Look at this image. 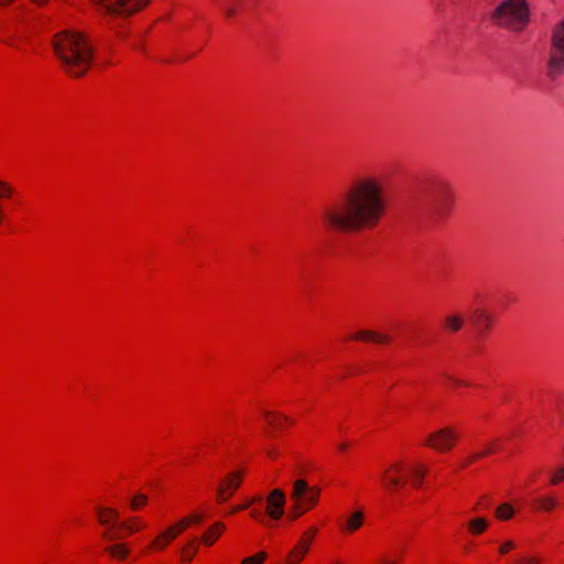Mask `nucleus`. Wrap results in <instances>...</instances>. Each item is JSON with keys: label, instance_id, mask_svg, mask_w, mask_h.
Masks as SVG:
<instances>
[{"label": "nucleus", "instance_id": "nucleus-49", "mask_svg": "<svg viewBox=\"0 0 564 564\" xmlns=\"http://www.w3.org/2000/svg\"><path fill=\"white\" fill-rule=\"evenodd\" d=\"M383 564H395V563H394V562H392V561L384 560V561H383Z\"/></svg>", "mask_w": 564, "mask_h": 564}, {"label": "nucleus", "instance_id": "nucleus-44", "mask_svg": "<svg viewBox=\"0 0 564 564\" xmlns=\"http://www.w3.org/2000/svg\"><path fill=\"white\" fill-rule=\"evenodd\" d=\"M31 1L39 6H43V4H46L50 0H31Z\"/></svg>", "mask_w": 564, "mask_h": 564}, {"label": "nucleus", "instance_id": "nucleus-14", "mask_svg": "<svg viewBox=\"0 0 564 564\" xmlns=\"http://www.w3.org/2000/svg\"><path fill=\"white\" fill-rule=\"evenodd\" d=\"M316 533V529L312 528L304 533L303 539L294 546L289 554V564H299L310 549V543Z\"/></svg>", "mask_w": 564, "mask_h": 564}, {"label": "nucleus", "instance_id": "nucleus-35", "mask_svg": "<svg viewBox=\"0 0 564 564\" xmlns=\"http://www.w3.org/2000/svg\"><path fill=\"white\" fill-rule=\"evenodd\" d=\"M492 451H494V448L489 446L488 448L484 449V452L471 455V456L466 460V464H465V465L471 464V463H473V462H475L476 459L481 458V457H484V456H486V455H489L490 453H492Z\"/></svg>", "mask_w": 564, "mask_h": 564}, {"label": "nucleus", "instance_id": "nucleus-28", "mask_svg": "<svg viewBox=\"0 0 564 564\" xmlns=\"http://www.w3.org/2000/svg\"><path fill=\"white\" fill-rule=\"evenodd\" d=\"M120 528L124 529L128 533H133L143 529L144 524L139 518H132L129 521L121 523Z\"/></svg>", "mask_w": 564, "mask_h": 564}, {"label": "nucleus", "instance_id": "nucleus-24", "mask_svg": "<svg viewBox=\"0 0 564 564\" xmlns=\"http://www.w3.org/2000/svg\"><path fill=\"white\" fill-rule=\"evenodd\" d=\"M488 527V522L484 518H475L469 521L468 529L473 534L482 533Z\"/></svg>", "mask_w": 564, "mask_h": 564}, {"label": "nucleus", "instance_id": "nucleus-33", "mask_svg": "<svg viewBox=\"0 0 564 564\" xmlns=\"http://www.w3.org/2000/svg\"><path fill=\"white\" fill-rule=\"evenodd\" d=\"M563 480H564V467H558L551 474L550 481L552 485H558Z\"/></svg>", "mask_w": 564, "mask_h": 564}, {"label": "nucleus", "instance_id": "nucleus-10", "mask_svg": "<svg viewBox=\"0 0 564 564\" xmlns=\"http://www.w3.org/2000/svg\"><path fill=\"white\" fill-rule=\"evenodd\" d=\"M286 502L283 490L273 489L267 498V514L272 520H279L284 514V506Z\"/></svg>", "mask_w": 564, "mask_h": 564}, {"label": "nucleus", "instance_id": "nucleus-36", "mask_svg": "<svg viewBox=\"0 0 564 564\" xmlns=\"http://www.w3.org/2000/svg\"><path fill=\"white\" fill-rule=\"evenodd\" d=\"M167 540H160V534L153 540L150 547L155 550H163L167 546Z\"/></svg>", "mask_w": 564, "mask_h": 564}, {"label": "nucleus", "instance_id": "nucleus-15", "mask_svg": "<svg viewBox=\"0 0 564 564\" xmlns=\"http://www.w3.org/2000/svg\"><path fill=\"white\" fill-rule=\"evenodd\" d=\"M0 42L15 50H22L23 43L25 42V37L17 28L14 30H9L8 32L0 34Z\"/></svg>", "mask_w": 564, "mask_h": 564}, {"label": "nucleus", "instance_id": "nucleus-8", "mask_svg": "<svg viewBox=\"0 0 564 564\" xmlns=\"http://www.w3.org/2000/svg\"><path fill=\"white\" fill-rule=\"evenodd\" d=\"M458 438L459 435L457 432L454 429L446 426L432 433L427 437L425 444L437 452H446L455 446Z\"/></svg>", "mask_w": 564, "mask_h": 564}, {"label": "nucleus", "instance_id": "nucleus-41", "mask_svg": "<svg viewBox=\"0 0 564 564\" xmlns=\"http://www.w3.org/2000/svg\"><path fill=\"white\" fill-rule=\"evenodd\" d=\"M454 384H457V386H467V382L463 381V380H459V379H455V378H452V377H447Z\"/></svg>", "mask_w": 564, "mask_h": 564}, {"label": "nucleus", "instance_id": "nucleus-13", "mask_svg": "<svg viewBox=\"0 0 564 564\" xmlns=\"http://www.w3.org/2000/svg\"><path fill=\"white\" fill-rule=\"evenodd\" d=\"M241 484V474L231 473L224 479L217 488V500L218 502L227 501L234 492L239 488Z\"/></svg>", "mask_w": 564, "mask_h": 564}, {"label": "nucleus", "instance_id": "nucleus-34", "mask_svg": "<svg viewBox=\"0 0 564 564\" xmlns=\"http://www.w3.org/2000/svg\"><path fill=\"white\" fill-rule=\"evenodd\" d=\"M265 558V553L260 552L256 556L247 557L242 561V564H261Z\"/></svg>", "mask_w": 564, "mask_h": 564}, {"label": "nucleus", "instance_id": "nucleus-48", "mask_svg": "<svg viewBox=\"0 0 564 564\" xmlns=\"http://www.w3.org/2000/svg\"><path fill=\"white\" fill-rule=\"evenodd\" d=\"M238 511H241V510H240V509H237V507H235V508H232V509L230 510V513H235V512H238Z\"/></svg>", "mask_w": 564, "mask_h": 564}, {"label": "nucleus", "instance_id": "nucleus-43", "mask_svg": "<svg viewBox=\"0 0 564 564\" xmlns=\"http://www.w3.org/2000/svg\"><path fill=\"white\" fill-rule=\"evenodd\" d=\"M268 455L271 457H275L278 455V451L272 448L267 451Z\"/></svg>", "mask_w": 564, "mask_h": 564}, {"label": "nucleus", "instance_id": "nucleus-18", "mask_svg": "<svg viewBox=\"0 0 564 564\" xmlns=\"http://www.w3.org/2000/svg\"><path fill=\"white\" fill-rule=\"evenodd\" d=\"M225 524L223 522L214 523L208 531L202 536V541L206 545H213L215 540L224 532Z\"/></svg>", "mask_w": 564, "mask_h": 564}, {"label": "nucleus", "instance_id": "nucleus-47", "mask_svg": "<svg viewBox=\"0 0 564 564\" xmlns=\"http://www.w3.org/2000/svg\"><path fill=\"white\" fill-rule=\"evenodd\" d=\"M338 448L340 451H345L347 448V444L346 443L339 444Z\"/></svg>", "mask_w": 564, "mask_h": 564}, {"label": "nucleus", "instance_id": "nucleus-30", "mask_svg": "<svg viewBox=\"0 0 564 564\" xmlns=\"http://www.w3.org/2000/svg\"><path fill=\"white\" fill-rule=\"evenodd\" d=\"M184 529H180L178 522L175 525L169 527L160 533V540H167L169 542L175 539Z\"/></svg>", "mask_w": 564, "mask_h": 564}, {"label": "nucleus", "instance_id": "nucleus-1", "mask_svg": "<svg viewBox=\"0 0 564 564\" xmlns=\"http://www.w3.org/2000/svg\"><path fill=\"white\" fill-rule=\"evenodd\" d=\"M344 212H387L395 207L383 182L372 175L354 180L343 194Z\"/></svg>", "mask_w": 564, "mask_h": 564}, {"label": "nucleus", "instance_id": "nucleus-11", "mask_svg": "<svg viewBox=\"0 0 564 564\" xmlns=\"http://www.w3.org/2000/svg\"><path fill=\"white\" fill-rule=\"evenodd\" d=\"M434 200L437 208L449 209L455 208L457 195L455 189L447 183H441L435 191Z\"/></svg>", "mask_w": 564, "mask_h": 564}, {"label": "nucleus", "instance_id": "nucleus-12", "mask_svg": "<svg viewBox=\"0 0 564 564\" xmlns=\"http://www.w3.org/2000/svg\"><path fill=\"white\" fill-rule=\"evenodd\" d=\"M4 203L12 208L25 207L23 197L9 183L0 180V209L6 207Z\"/></svg>", "mask_w": 564, "mask_h": 564}, {"label": "nucleus", "instance_id": "nucleus-4", "mask_svg": "<svg viewBox=\"0 0 564 564\" xmlns=\"http://www.w3.org/2000/svg\"><path fill=\"white\" fill-rule=\"evenodd\" d=\"M319 495L321 489L316 486H310L305 479L294 480L290 494V499L293 502L291 519H297L314 508L319 500Z\"/></svg>", "mask_w": 564, "mask_h": 564}, {"label": "nucleus", "instance_id": "nucleus-2", "mask_svg": "<svg viewBox=\"0 0 564 564\" xmlns=\"http://www.w3.org/2000/svg\"><path fill=\"white\" fill-rule=\"evenodd\" d=\"M54 53L64 70L72 77H82L89 70L94 50L89 39L82 32L66 30L53 39Z\"/></svg>", "mask_w": 564, "mask_h": 564}, {"label": "nucleus", "instance_id": "nucleus-23", "mask_svg": "<svg viewBox=\"0 0 564 564\" xmlns=\"http://www.w3.org/2000/svg\"><path fill=\"white\" fill-rule=\"evenodd\" d=\"M412 475V485L420 487L423 484V479L426 475V469L423 466H413L410 468Z\"/></svg>", "mask_w": 564, "mask_h": 564}, {"label": "nucleus", "instance_id": "nucleus-40", "mask_svg": "<svg viewBox=\"0 0 564 564\" xmlns=\"http://www.w3.org/2000/svg\"><path fill=\"white\" fill-rule=\"evenodd\" d=\"M252 503H253V500H248V501H246L245 503L237 506V509L246 510V509H247V508H249Z\"/></svg>", "mask_w": 564, "mask_h": 564}, {"label": "nucleus", "instance_id": "nucleus-46", "mask_svg": "<svg viewBox=\"0 0 564 564\" xmlns=\"http://www.w3.org/2000/svg\"><path fill=\"white\" fill-rule=\"evenodd\" d=\"M250 500H253V503L261 502L262 501V497L261 496H256V497L251 498Z\"/></svg>", "mask_w": 564, "mask_h": 564}, {"label": "nucleus", "instance_id": "nucleus-29", "mask_svg": "<svg viewBox=\"0 0 564 564\" xmlns=\"http://www.w3.org/2000/svg\"><path fill=\"white\" fill-rule=\"evenodd\" d=\"M540 557L530 554H519L512 560V564H540Z\"/></svg>", "mask_w": 564, "mask_h": 564}, {"label": "nucleus", "instance_id": "nucleus-9", "mask_svg": "<svg viewBox=\"0 0 564 564\" xmlns=\"http://www.w3.org/2000/svg\"><path fill=\"white\" fill-rule=\"evenodd\" d=\"M403 473V465L401 463L392 464L382 474V481L384 487L390 491H395L404 487L406 479L401 476Z\"/></svg>", "mask_w": 564, "mask_h": 564}, {"label": "nucleus", "instance_id": "nucleus-26", "mask_svg": "<svg viewBox=\"0 0 564 564\" xmlns=\"http://www.w3.org/2000/svg\"><path fill=\"white\" fill-rule=\"evenodd\" d=\"M265 416H267L268 423L278 431L282 430L283 421H285V422L290 421L289 417L285 415L271 414L270 412L265 413Z\"/></svg>", "mask_w": 564, "mask_h": 564}, {"label": "nucleus", "instance_id": "nucleus-19", "mask_svg": "<svg viewBox=\"0 0 564 564\" xmlns=\"http://www.w3.org/2000/svg\"><path fill=\"white\" fill-rule=\"evenodd\" d=\"M98 520L100 524L107 525L110 520L117 521L119 513L116 509L111 508H98Z\"/></svg>", "mask_w": 564, "mask_h": 564}, {"label": "nucleus", "instance_id": "nucleus-38", "mask_svg": "<svg viewBox=\"0 0 564 564\" xmlns=\"http://www.w3.org/2000/svg\"><path fill=\"white\" fill-rule=\"evenodd\" d=\"M250 514H251V517H252L253 519H256V520H258V521H260V522H262V523H265V521H264V517H263V514L261 513V511H259V510H257V509H253V510L251 511V513H250Z\"/></svg>", "mask_w": 564, "mask_h": 564}, {"label": "nucleus", "instance_id": "nucleus-27", "mask_svg": "<svg viewBox=\"0 0 564 564\" xmlns=\"http://www.w3.org/2000/svg\"><path fill=\"white\" fill-rule=\"evenodd\" d=\"M364 514L361 511L352 513L347 520V528L350 531H356L362 525Z\"/></svg>", "mask_w": 564, "mask_h": 564}, {"label": "nucleus", "instance_id": "nucleus-25", "mask_svg": "<svg viewBox=\"0 0 564 564\" xmlns=\"http://www.w3.org/2000/svg\"><path fill=\"white\" fill-rule=\"evenodd\" d=\"M464 319L459 315H448L445 318V327L451 332H457L462 328Z\"/></svg>", "mask_w": 564, "mask_h": 564}, {"label": "nucleus", "instance_id": "nucleus-39", "mask_svg": "<svg viewBox=\"0 0 564 564\" xmlns=\"http://www.w3.org/2000/svg\"><path fill=\"white\" fill-rule=\"evenodd\" d=\"M101 535H102V538H104L105 540H109V541H110V540H116V539H118V536H117V535L112 534V533H111L110 531H108V530L104 531Z\"/></svg>", "mask_w": 564, "mask_h": 564}, {"label": "nucleus", "instance_id": "nucleus-22", "mask_svg": "<svg viewBox=\"0 0 564 564\" xmlns=\"http://www.w3.org/2000/svg\"><path fill=\"white\" fill-rule=\"evenodd\" d=\"M514 509L510 503H501L496 509V517L502 521L509 520L513 517Z\"/></svg>", "mask_w": 564, "mask_h": 564}, {"label": "nucleus", "instance_id": "nucleus-3", "mask_svg": "<svg viewBox=\"0 0 564 564\" xmlns=\"http://www.w3.org/2000/svg\"><path fill=\"white\" fill-rule=\"evenodd\" d=\"M498 25L513 31L523 29L529 21L527 0H503L494 14Z\"/></svg>", "mask_w": 564, "mask_h": 564}, {"label": "nucleus", "instance_id": "nucleus-45", "mask_svg": "<svg viewBox=\"0 0 564 564\" xmlns=\"http://www.w3.org/2000/svg\"><path fill=\"white\" fill-rule=\"evenodd\" d=\"M14 0H0V6H8L10 4L11 2H13Z\"/></svg>", "mask_w": 564, "mask_h": 564}, {"label": "nucleus", "instance_id": "nucleus-17", "mask_svg": "<svg viewBox=\"0 0 564 564\" xmlns=\"http://www.w3.org/2000/svg\"><path fill=\"white\" fill-rule=\"evenodd\" d=\"M471 321L480 330H486L490 327L492 318L485 311L476 310L471 315Z\"/></svg>", "mask_w": 564, "mask_h": 564}, {"label": "nucleus", "instance_id": "nucleus-37", "mask_svg": "<svg viewBox=\"0 0 564 564\" xmlns=\"http://www.w3.org/2000/svg\"><path fill=\"white\" fill-rule=\"evenodd\" d=\"M513 549H516V543L512 540H507L500 545L499 552L501 554H507L509 551Z\"/></svg>", "mask_w": 564, "mask_h": 564}, {"label": "nucleus", "instance_id": "nucleus-7", "mask_svg": "<svg viewBox=\"0 0 564 564\" xmlns=\"http://www.w3.org/2000/svg\"><path fill=\"white\" fill-rule=\"evenodd\" d=\"M547 74L552 78L564 74V18L553 29L547 59Z\"/></svg>", "mask_w": 564, "mask_h": 564}, {"label": "nucleus", "instance_id": "nucleus-31", "mask_svg": "<svg viewBox=\"0 0 564 564\" xmlns=\"http://www.w3.org/2000/svg\"><path fill=\"white\" fill-rule=\"evenodd\" d=\"M203 521V516L199 513H195L188 518H184L178 521L180 529H186L192 523H200Z\"/></svg>", "mask_w": 564, "mask_h": 564}, {"label": "nucleus", "instance_id": "nucleus-5", "mask_svg": "<svg viewBox=\"0 0 564 564\" xmlns=\"http://www.w3.org/2000/svg\"><path fill=\"white\" fill-rule=\"evenodd\" d=\"M379 216L380 214H325L324 223L336 230L354 231L376 225Z\"/></svg>", "mask_w": 564, "mask_h": 564}, {"label": "nucleus", "instance_id": "nucleus-42", "mask_svg": "<svg viewBox=\"0 0 564 564\" xmlns=\"http://www.w3.org/2000/svg\"><path fill=\"white\" fill-rule=\"evenodd\" d=\"M196 551H197V547H196V546H194V547H193V551H189V553H188V554H186L185 560H186V561H192V560H193V557H194V555H195V553H196Z\"/></svg>", "mask_w": 564, "mask_h": 564}, {"label": "nucleus", "instance_id": "nucleus-20", "mask_svg": "<svg viewBox=\"0 0 564 564\" xmlns=\"http://www.w3.org/2000/svg\"><path fill=\"white\" fill-rule=\"evenodd\" d=\"M534 503L543 511H552L557 506V500L553 496H543L535 499Z\"/></svg>", "mask_w": 564, "mask_h": 564}, {"label": "nucleus", "instance_id": "nucleus-16", "mask_svg": "<svg viewBox=\"0 0 564 564\" xmlns=\"http://www.w3.org/2000/svg\"><path fill=\"white\" fill-rule=\"evenodd\" d=\"M354 339L370 340L379 344H388L391 338L371 330H360L352 336Z\"/></svg>", "mask_w": 564, "mask_h": 564}, {"label": "nucleus", "instance_id": "nucleus-6", "mask_svg": "<svg viewBox=\"0 0 564 564\" xmlns=\"http://www.w3.org/2000/svg\"><path fill=\"white\" fill-rule=\"evenodd\" d=\"M93 2L107 15L127 19L145 10L152 0H93Z\"/></svg>", "mask_w": 564, "mask_h": 564}, {"label": "nucleus", "instance_id": "nucleus-32", "mask_svg": "<svg viewBox=\"0 0 564 564\" xmlns=\"http://www.w3.org/2000/svg\"><path fill=\"white\" fill-rule=\"evenodd\" d=\"M148 502V497L143 494H138L134 497H132L130 507L132 510H138L141 507L145 506Z\"/></svg>", "mask_w": 564, "mask_h": 564}, {"label": "nucleus", "instance_id": "nucleus-21", "mask_svg": "<svg viewBox=\"0 0 564 564\" xmlns=\"http://www.w3.org/2000/svg\"><path fill=\"white\" fill-rule=\"evenodd\" d=\"M106 551L111 556L120 558V560L124 558L129 554V549L127 547L126 544H122V543L109 545L106 547Z\"/></svg>", "mask_w": 564, "mask_h": 564}]
</instances>
